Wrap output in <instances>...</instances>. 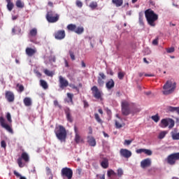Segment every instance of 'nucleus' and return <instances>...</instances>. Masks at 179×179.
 I'll return each mask as SVG.
<instances>
[{"label":"nucleus","instance_id":"obj_52","mask_svg":"<svg viewBox=\"0 0 179 179\" xmlns=\"http://www.w3.org/2000/svg\"><path fill=\"white\" fill-rule=\"evenodd\" d=\"M175 49L174 48H169L166 49V52H168V54H171V52H174Z\"/></svg>","mask_w":179,"mask_h":179},{"label":"nucleus","instance_id":"obj_23","mask_svg":"<svg viewBox=\"0 0 179 179\" xmlns=\"http://www.w3.org/2000/svg\"><path fill=\"white\" fill-rule=\"evenodd\" d=\"M87 138V142L90 146H96V139L93 136H88Z\"/></svg>","mask_w":179,"mask_h":179},{"label":"nucleus","instance_id":"obj_4","mask_svg":"<svg viewBox=\"0 0 179 179\" xmlns=\"http://www.w3.org/2000/svg\"><path fill=\"white\" fill-rule=\"evenodd\" d=\"M45 17L48 23H57L59 20V15L52 10L48 11Z\"/></svg>","mask_w":179,"mask_h":179},{"label":"nucleus","instance_id":"obj_11","mask_svg":"<svg viewBox=\"0 0 179 179\" xmlns=\"http://www.w3.org/2000/svg\"><path fill=\"white\" fill-rule=\"evenodd\" d=\"M59 86L60 89H65V87H68L69 86V82H68V80L65 79L62 76H60L59 77Z\"/></svg>","mask_w":179,"mask_h":179},{"label":"nucleus","instance_id":"obj_15","mask_svg":"<svg viewBox=\"0 0 179 179\" xmlns=\"http://www.w3.org/2000/svg\"><path fill=\"white\" fill-rule=\"evenodd\" d=\"M152 166V160L150 158H147L141 162V169H146L147 167H150Z\"/></svg>","mask_w":179,"mask_h":179},{"label":"nucleus","instance_id":"obj_45","mask_svg":"<svg viewBox=\"0 0 179 179\" xmlns=\"http://www.w3.org/2000/svg\"><path fill=\"white\" fill-rule=\"evenodd\" d=\"M117 176L118 177H122V176H124V171L122 170V169L119 168L117 169Z\"/></svg>","mask_w":179,"mask_h":179},{"label":"nucleus","instance_id":"obj_47","mask_svg":"<svg viewBox=\"0 0 179 179\" xmlns=\"http://www.w3.org/2000/svg\"><path fill=\"white\" fill-rule=\"evenodd\" d=\"M115 174H116L115 172L111 169L108 171L107 172L108 177H111V176H115Z\"/></svg>","mask_w":179,"mask_h":179},{"label":"nucleus","instance_id":"obj_36","mask_svg":"<svg viewBox=\"0 0 179 179\" xmlns=\"http://www.w3.org/2000/svg\"><path fill=\"white\" fill-rule=\"evenodd\" d=\"M67 29L70 30V31H75V30H76V25L73 24H69L67 26Z\"/></svg>","mask_w":179,"mask_h":179},{"label":"nucleus","instance_id":"obj_2","mask_svg":"<svg viewBox=\"0 0 179 179\" xmlns=\"http://www.w3.org/2000/svg\"><path fill=\"white\" fill-rule=\"evenodd\" d=\"M176 87H177V83H173L171 80H167L163 86L164 91L162 93L165 96H169L176 90Z\"/></svg>","mask_w":179,"mask_h":179},{"label":"nucleus","instance_id":"obj_26","mask_svg":"<svg viewBox=\"0 0 179 179\" xmlns=\"http://www.w3.org/2000/svg\"><path fill=\"white\" fill-rule=\"evenodd\" d=\"M15 6L20 9H23V8H24V3L22 1V0H17L15 2Z\"/></svg>","mask_w":179,"mask_h":179},{"label":"nucleus","instance_id":"obj_63","mask_svg":"<svg viewBox=\"0 0 179 179\" xmlns=\"http://www.w3.org/2000/svg\"><path fill=\"white\" fill-rule=\"evenodd\" d=\"M81 66H82L83 68H86V64L85 63L84 61H82V62H81Z\"/></svg>","mask_w":179,"mask_h":179},{"label":"nucleus","instance_id":"obj_22","mask_svg":"<svg viewBox=\"0 0 179 179\" xmlns=\"http://www.w3.org/2000/svg\"><path fill=\"white\" fill-rule=\"evenodd\" d=\"M112 3L115 5L116 8H120V6H122L124 0H112Z\"/></svg>","mask_w":179,"mask_h":179},{"label":"nucleus","instance_id":"obj_29","mask_svg":"<svg viewBox=\"0 0 179 179\" xmlns=\"http://www.w3.org/2000/svg\"><path fill=\"white\" fill-rule=\"evenodd\" d=\"M161 124L162 128H167V127H169V119H162Z\"/></svg>","mask_w":179,"mask_h":179},{"label":"nucleus","instance_id":"obj_1","mask_svg":"<svg viewBox=\"0 0 179 179\" xmlns=\"http://www.w3.org/2000/svg\"><path fill=\"white\" fill-rule=\"evenodd\" d=\"M145 15L148 24L152 27H155V26H156V23H155V22L159 19V15L155 13V11H153L152 9L146 10L145 11Z\"/></svg>","mask_w":179,"mask_h":179},{"label":"nucleus","instance_id":"obj_32","mask_svg":"<svg viewBox=\"0 0 179 179\" xmlns=\"http://www.w3.org/2000/svg\"><path fill=\"white\" fill-rule=\"evenodd\" d=\"M169 134V131H162L159 133L158 135V139H164V138L166 137V135Z\"/></svg>","mask_w":179,"mask_h":179},{"label":"nucleus","instance_id":"obj_50","mask_svg":"<svg viewBox=\"0 0 179 179\" xmlns=\"http://www.w3.org/2000/svg\"><path fill=\"white\" fill-rule=\"evenodd\" d=\"M115 127L117 129L122 128L123 125L120 122L115 120Z\"/></svg>","mask_w":179,"mask_h":179},{"label":"nucleus","instance_id":"obj_5","mask_svg":"<svg viewBox=\"0 0 179 179\" xmlns=\"http://www.w3.org/2000/svg\"><path fill=\"white\" fill-rule=\"evenodd\" d=\"M61 176L63 179H72L73 171L71 168L64 167L61 170Z\"/></svg>","mask_w":179,"mask_h":179},{"label":"nucleus","instance_id":"obj_57","mask_svg":"<svg viewBox=\"0 0 179 179\" xmlns=\"http://www.w3.org/2000/svg\"><path fill=\"white\" fill-rule=\"evenodd\" d=\"M69 86L70 87H71L72 89H74L77 92H79V88H78V87H76L75 85L71 84Z\"/></svg>","mask_w":179,"mask_h":179},{"label":"nucleus","instance_id":"obj_20","mask_svg":"<svg viewBox=\"0 0 179 179\" xmlns=\"http://www.w3.org/2000/svg\"><path fill=\"white\" fill-rule=\"evenodd\" d=\"M114 86H115V83L113 79H110L106 84V87L108 89V90H111Z\"/></svg>","mask_w":179,"mask_h":179},{"label":"nucleus","instance_id":"obj_18","mask_svg":"<svg viewBox=\"0 0 179 179\" xmlns=\"http://www.w3.org/2000/svg\"><path fill=\"white\" fill-rule=\"evenodd\" d=\"M99 76L98 77V85L99 86H100V87H103V86H104V79H106V75L104 74V73H99Z\"/></svg>","mask_w":179,"mask_h":179},{"label":"nucleus","instance_id":"obj_12","mask_svg":"<svg viewBox=\"0 0 179 179\" xmlns=\"http://www.w3.org/2000/svg\"><path fill=\"white\" fill-rule=\"evenodd\" d=\"M74 132H75V138L74 141L76 143H80L83 142V139L80 136V134H79V129H78V127H74Z\"/></svg>","mask_w":179,"mask_h":179},{"label":"nucleus","instance_id":"obj_27","mask_svg":"<svg viewBox=\"0 0 179 179\" xmlns=\"http://www.w3.org/2000/svg\"><path fill=\"white\" fill-rule=\"evenodd\" d=\"M40 85L41 87H43V89H44L45 90H47V89H48V83H47V81L44 80H41Z\"/></svg>","mask_w":179,"mask_h":179},{"label":"nucleus","instance_id":"obj_55","mask_svg":"<svg viewBox=\"0 0 179 179\" xmlns=\"http://www.w3.org/2000/svg\"><path fill=\"white\" fill-rule=\"evenodd\" d=\"M1 148H3V149H6V142H5V141H1Z\"/></svg>","mask_w":179,"mask_h":179},{"label":"nucleus","instance_id":"obj_8","mask_svg":"<svg viewBox=\"0 0 179 179\" xmlns=\"http://www.w3.org/2000/svg\"><path fill=\"white\" fill-rule=\"evenodd\" d=\"M122 114L123 115H129L131 114V109L129 108V103L128 101L122 102Z\"/></svg>","mask_w":179,"mask_h":179},{"label":"nucleus","instance_id":"obj_33","mask_svg":"<svg viewBox=\"0 0 179 179\" xmlns=\"http://www.w3.org/2000/svg\"><path fill=\"white\" fill-rule=\"evenodd\" d=\"M15 5L12 1H7V9L9 12H12V9H13Z\"/></svg>","mask_w":179,"mask_h":179},{"label":"nucleus","instance_id":"obj_25","mask_svg":"<svg viewBox=\"0 0 179 179\" xmlns=\"http://www.w3.org/2000/svg\"><path fill=\"white\" fill-rule=\"evenodd\" d=\"M24 104L26 107H30L31 106V99L30 97H25L24 99Z\"/></svg>","mask_w":179,"mask_h":179},{"label":"nucleus","instance_id":"obj_9","mask_svg":"<svg viewBox=\"0 0 179 179\" xmlns=\"http://www.w3.org/2000/svg\"><path fill=\"white\" fill-rule=\"evenodd\" d=\"M91 91L92 92V96H94V99H96L97 100H101V94H103V92L99 90L97 86H93L91 88Z\"/></svg>","mask_w":179,"mask_h":179},{"label":"nucleus","instance_id":"obj_13","mask_svg":"<svg viewBox=\"0 0 179 179\" xmlns=\"http://www.w3.org/2000/svg\"><path fill=\"white\" fill-rule=\"evenodd\" d=\"M120 156L125 157V159H129L132 156V152L127 149L122 148L120 151Z\"/></svg>","mask_w":179,"mask_h":179},{"label":"nucleus","instance_id":"obj_53","mask_svg":"<svg viewBox=\"0 0 179 179\" xmlns=\"http://www.w3.org/2000/svg\"><path fill=\"white\" fill-rule=\"evenodd\" d=\"M133 140H125L124 145H127V146H129L131 143H132Z\"/></svg>","mask_w":179,"mask_h":179},{"label":"nucleus","instance_id":"obj_30","mask_svg":"<svg viewBox=\"0 0 179 179\" xmlns=\"http://www.w3.org/2000/svg\"><path fill=\"white\" fill-rule=\"evenodd\" d=\"M171 135L173 141H179V132L171 131Z\"/></svg>","mask_w":179,"mask_h":179},{"label":"nucleus","instance_id":"obj_21","mask_svg":"<svg viewBox=\"0 0 179 179\" xmlns=\"http://www.w3.org/2000/svg\"><path fill=\"white\" fill-rule=\"evenodd\" d=\"M100 164L103 169H108V159L107 158H103L101 161H100Z\"/></svg>","mask_w":179,"mask_h":179},{"label":"nucleus","instance_id":"obj_49","mask_svg":"<svg viewBox=\"0 0 179 179\" xmlns=\"http://www.w3.org/2000/svg\"><path fill=\"white\" fill-rule=\"evenodd\" d=\"M44 73L46 74L47 76H52V72L50 71L48 69H45Z\"/></svg>","mask_w":179,"mask_h":179},{"label":"nucleus","instance_id":"obj_14","mask_svg":"<svg viewBox=\"0 0 179 179\" xmlns=\"http://www.w3.org/2000/svg\"><path fill=\"white\" fill-rule=\"evenodd\" d=\"M56 40H64L65 38V30H59L56 31L54 34Z\"/></svg>","mask_w":179,"mask_h":179},{"label":"nucleus","instance_id":"obj_6","mask_svg":"<svg viewBox=\"0 0 179 179\" xmlns=\"http://www.w3.org/2000/svg\"><path fill=\"white\" fill-rule=\"evenodd\" d=\"M22 160H24L25 163H29L30 162V157L29 156V154H27V152H22L21 154V157L18 158L17 160V164L19 167H20V169L24 167V164H23Z\"/></svg>","mask_w":179,"mask_h":179},{"label":"nucleus","instance_id":"obj_3","mask_svg":"<svg viewBox=\"0 0 179 179\" xmlns=\"http://www.w3.org/2000/svg\"><path fill=\"white\" fill-rule=\"evenodd\" d=\"M55 134L59 141H65L66 139V129L62 125H59L55 127Z\"/></svg>","mask_w":179,"mask_h":179},{"label":"nucleus","instance_id":"obj_28","mask_svg":"<svg viewBox=\"0 0 179 179\" xmlns=\"http://www.w3.org/2000/svg\"><path fill=\"white\" fill-rule=\"evenodd\" d=\"M29 36L30 37H36L37 36V29L36 28H33L29 31Z\"/></svg>","mask_w":179,"mask_h":179},{"label":"nucleus","instance_id":"obj_38","mask_svg":"<svg viewBox=\"0 0 179 179\" xmlns=\"http://www.w3.org/2000/svg\"><path fill=\"white\" fill-rule=\"evenodd\" d=\"M151 119L152 121H154L155 122H159V121H160V117H159V115H155L151 117Z\"/></svg>","mask_w":179,"mask_h":179},{"label":"nucleus","instance_id":"obj_62","mask_svg":"<svg viewBox=\"0 0 179 179\" xmlns=\"http://www.w3.org/2000/svg\"><path fill=\"white\" fill-rule=\"evenodd\" d=\"M150 5H152V6H155L156 5V3L153 0H150Z\"/></svg>","mask_w":179,"mask_h":179},{"label":"nucleus","instance_id":"obj_34","mask_svg":"<svg viewBox=\"0 0 179 179\" xmlns=\"http://www.w3.org/2000/svg\"><path fill=\"white\" fill-rule=\"evenodd\" d=\"M67 97L69 99V101H67V102L71 103V104H73V94L68 92Z\"/></svg>","mask_w":179,"mask_h":179},{"label":"nucleus","instance_id":"obj_31","mask_svg":"<svg viewBox=\"0 0 179 179\" xmlns=\"http://www.w3.org/2000/svg\"><path fill=\"white\" fill-rule=\"evenodd\" d=\"M85 31V28L83 27H78L76 28V30L74 32L76 33V34H82Z\"/></svg>","mask_w":179,"mask_h":179},{"label":"nucleus","instance_id":"obj_51","mask_svg":"<svg viewBox=\"0 0 179 179\" xmlns=\"http://www.w3.org/2000/svg\"><path fill=\"white\" fill-rule=\"evenodd\" d=\"M76 6H78V8H82L83 6V3H82V1L77 0L76 2Z\"/></svg>","mask_w":179,"mask_h":179},{"label":"nucleus","instance_id":"obj_42","mask_svg":"<svg viewBox=\"0 0 179 179\" xmlns=\"http://www.w3.org/2000/svg\"><path fill=\"white\" fill-rule=\"evenodd\" d=\"M13 173L15 174V176L16 177H20V179H27V178H26V177L22 176V175H20V173H19V172H17L16 171H14Z\"/></svg>","mask_w":179,"mask_h":179},{"label":"nucleus","instance_id":"obj_48","mask_svg":"<svg viewBox=\"0 0 179 179\" xmlns=\"http://www.w3.org/2000/svg\"><path fill=\"white\" fill-rule=\"evenodd\" d=\"M144 153L148 156H152V155L153 154L152 150L148 149H144Z\"/></svg>","mask_w":179,"mask_h":179},{"label":"nucleus","instance_id":"obj_10","mask_svg":"<svg viewBox=\"0 0 179 179\" xmlns=\"http://www.w3.org/2000/svg\"><path fill=\"white\" fill-rule=\"evenodd\" d=\"M0 124L2 128H4L8 132H10V134H13V129H12V127L6 124V120L3 117H0Z\"/></svg>","mask_w":179,"mask_h":179},{"label":"nucleus","instance_id":"obj_60","mask_svg":"<svg viewBox=\"0 0 179 179\" xmlns=\"http://www.w3.org/2000/svg\"><path fill=\"white\" fill-rule=\"evenodd\" d=\"M83 103L85 108H87V107H89V103H87L86 101H83Z\"/></svg>","mask_w":179,"mask_h":179},{"label":"nucleus","instance_id":"obj_16","mask_svg":"<svg viewBox=\"0 0 179 179\" xmlns=\"http://www.w3.org/2000/svg\"><path fill=\"white\" fill-rule=\"evenodd\" d=\"M6 99L9 101V103H13V101H15V94H13V92L10 91H6Z\"/></svg>","mask_w":179,"mask_h":179},{"label":"nucleus","instance_id":"obj_58","mask_svg":"<svg viewBox=\"0 0 179 179\" xmlns=\"http://www.w3.org/2000/svg\"><path fill=\"white\" fill-rule=\"evenodd\" d=\"M136 153H145V148H141L136 150Z\"/></svg>","mask_w":179,"mask_h":179},{"label":"nucleus","instance_id":"obj_35","mask_svg":"<svg viewBox=\"0 0 179 179\" xmlns=\"http://www.w3.org/2000/svg\"><path fill=\"white\" fill-rule=\"evenodd\" d=\"M175 122L173 119H168V126L169 129H171L175 125Z\"/></svg>","mask_w":179,"mask_h":179},{"label":"nucleus","instance_id":"obj_19","mask_svg":"<svg viewBox=\"0 0 179 179\" xmlns=\"http://www.w3.org/2000/svg\"><path fill=\"white\" fill-rule=\"evenodd\" d=\"M25 52L28 57H33V55L37 52V50L36 48H27Z\"/></svg>","mask_w":179,"mask_h":179},{"label":"nucleus","instance_id":"obj_64","mask_svg":"<svg viewBox=\"0 0 179 179\" xmlns=\"http://www.w3.org/2000/svg\"><path fill=\"white\" fill-rule=\"evenodd\" d=\"M89 134L91 135L92 134H93V129H92V127H89Z\"/></svg>","mask_w":179,"mask_h":179},{"label":"nucleus","instance_id":"obj_59","mask_svg":"<svg viewBox=\"0 0 179 179\" xmlns=\"http://www.w3.org/2000/svg\"><path fill=\"white\" fill-rule=\"evenodd\" d=\"M152 44L153 45H157V44H159V39L158 38L154 39L152 41Z\"/></svg>","mask_w":179,"mask_h":179},{"label":"nucleus","instance_id":"obj_61","mask_svg":"<svg viewBox=\"0 0 179 179\" xmlns=\"http://www.w3.org/2000/svg\"><path fill=\"white\" fill-rule=\"evenodd\" d=\"M139 22L141 24H143V18H142V16H139Z\"/></svg>","mask_w":179,"mask_h":179},{"label":"nucleus","instance_id":"obj_46","mask_svg":"<svg viewBox=\"0 0 179 179\" xmlns=\"http://www.w3.org/2000/svg\"><path fill=\"white\" fill-rule=\"evenodd\" d=\"M6 117L7 121H8V122L10 124H11V122H12V116L10 115V113H7Z\"/></svg>","mask_w":179,"mask_h":179},{"label":"nucleus","instance_id":"obj_39","mask_svg":"<svg viewBox=\"0 0 179 179\" xmlns=\"http://www.w3.org/2000/svg\"><path fill=\"white\" fill-rule=\"evenodd\" d=\"M98 5H97V2L96 1H92L90 3V8H91V9L94 10L96 9V8H97Z\"/></svg>","mask_w":179,"mask_h":179},{"label":"nucleus","instance_id":"obj_56","mask_svg":"<svg viewBox=\"0 0 179 179\" xmlns=\"http://www.w3.org/2000/svg\"><path fill=\"white\" fill-rule=\"evenodd\" d=\"M53 103L55 107H59V108H61V105H59V103L57 100H55Z\"/></svg>","mask_w":179,"mask_h":179},{"label":"nucleus","instance_id":"obj_44","mask_svg":"<svg viewBox=\"0 0 179 179\" xmlns=\"http://www.w3.org/2000/svg\"><path fill=\"white\" fill-rule=\"evenodd\" d=\"M125 76V73L120 71L117 74V78L120 80L124 79V77Z\"/></svg>","mask_w":179,"mask_h":179},{"label":"nucleus","instance_id":"obj_40","mask_svg":"<svg viewBox=\"0 0 179 179\" xmlns=\"http://www.w3.org/2000/svg\"><path fill=\"white\" fill-rule=\"evenodd\" d=\"M16 87H18V92H20V93L24 92V86H23V85L17 84Z\"/></svg>","mask_w":179,"mask_h":179},{"label":"nucleus","instance_id":"obj_41","mask_svg":"<svg viewBox=\"0 0 179 179\" xmlns=\"http://www.w3.org/2000/svg\"><path fill=\"white\" fill-rule=\"evenodd\" d=\"M167 110H168V111H170L171 113H174V111H177L178 107L168 106Z\"/></svg>","mask_w":179,"mask_h":179},{"label":"nucleus","instance_id":"obj_24","mask_svg":"<svg viewBox=\"0 0 179 179\" xmlns=\"http://www.w3.org/2000/svg\"><path fill=\"white\" fill-rule=\"evenodd\" d=\"M22 33V29L20 27L15 26L12 29L13 34H20Z\"/></svg>","mask_w":179,"mask_h":179},{"label":"nucleus","instance_id":"obj_54","mask_svg":"<svg viewBox=\"0 0 179 179\" xmlns=\"http://www.w3.org/2000/svg\"><path fill=\"white\" fill-rule=\"evenodd\" d=\"M46 171H47V174L48 176H50V177H51V175L52 176V173L51 172V169H50V167H46Z\"/></svg>","mask_w":179,"mask_h":179},{"label":"nucleus","instance_id":"obj_43","mask_svg":"<svg viewBox=\"0 0 179 179\" xmlns=\"http://www.w3.org/2000/svg\"><path fill=\"white\" fill-rule=\"evenodd\" d=\"M69 55L71 57V59L72 61H75V59H76V58L75 57V53H73V52L72 50H69Z\"/></svg>","mask_w":179,"mask_h":179},{"label":"nucleus","instance_id":"obj_17","mask_svg":"<svg viewBox=\"0 0 179 179\" xmlns=\"http://www.w3.org/2000/svg\"><path fill=\"white\" fill-rule=\"evenodd\" d=\"M64 113L66 114V120L69 122H73V118L71 113V109L69 108H65Z\"/></svg>","mask_w":179,"mask_h":179},{"label":"nucleus","instance_id":"obj_7","mask_svg":"<svg viewBox=\"0 0 179 179\" xmlns=\"http://www.w3.org/2000/svg\"><path fill=\"white\" fill-rule=\"evenodd\" d=\"M177 160H179V152L172 153L166 158V162L168 164H170V166H174Z\"/></svg>","mask_w":179,"mask_h":179},{"label":"nucleus","instance_id":"obj_37","mask_svg":"<svg viewBox=\"0 0 179 179\" xmlns=\"http://www.w3.org/2000/svg\"><path fill=\"white\" fill-rule=\"evenodd\" d=\"M94 118L99 124H103V120L101 118H100V115H98V113H94Z\"/></svg>","mask_w":179,"mask_h":179}]
</instances>
